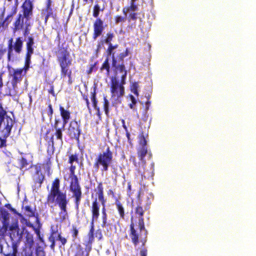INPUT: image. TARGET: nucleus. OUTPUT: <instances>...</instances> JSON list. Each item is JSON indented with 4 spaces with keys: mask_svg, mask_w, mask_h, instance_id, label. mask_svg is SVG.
Here are the masks:
<instances>
[{
    "mask_svg": "<svg viewBox=\"0 0 256 256\" xmlns=\"http://www.w3.org/2000/svg\"><path fill=\"white\" fill-rule=\"evenodd\" d=\"M115 48H116V46H113L111 43L109 44V47L108 48V54L110 55V56H111V54H112V50L114 49Z\"/></svg>",
    "mask_w": 256,
    "mask_h": 256,
    "instance_id": "e433bc0d",
    "label": "nucleus"
},
{
    "mask_svg": "<svg viewBox=\"0 0 256 256\" xmlns=\"http://www.w3.org/2000/svg\"><path fill=\"white\" fill-rule=\"evenodd\" d=\"M22 41L21 38H16L15 43L13 44V49L17 54H20L22 50Z\"/></svg>",
    "mask_w": 256,
    "mask_h": 256,
    "instance_id": "a211bd4d",
    "label": "nucleus"
},
{
    "mask_svg": "<svg viewBox=\"0 0 256 256\" xmlns=\"http://www.w3.org/2000/svg\"><path fill=\"white\" fill-rule=\"evenodd\" d=\"M16 232V234L18 236V238H20V236H22V232H20V229H18V230L15 231Z\"/></svg>",
    "mask_w": 256,
    "mask_h": 256,
    "instance_id": "8fccbe9b",
    "label": "nucleus"
},
{
    "mask_svg": "<svg viewBox=\"0 0 256 256\" xmlns=\"http://www.w3.org/2000/svg\"><path fill=\"white\" fill-rule=\"evenodd\" d=\"M34 44V40L32 38H28L26 42L27 54L26 60V65L24 68L13 69V80L12 82V86L14 88L16 86V84L20 82L22 78V76L26 73V70L29 68L30 62L32 54L34 53V48L32 46Z\"/></svg>",
    "mask_w": 256,
    "mask_h": 256,
    "instance_id": "f03ea898",
    "label": "nucleus"
},
{
    "mask_svg": "<svg viewBox=\"0 0 256 256\" xmlns=\"http://www.w3.org/2000/svg\"><path fill=\"white\" fill-rule=\"evenodd\" d=\"M69 136L74 138L79 134L78 124L76 122H71L68 129Z\"/></svg>",
    "mask_w": 256,
    "mask_h": 256,
    "instance_id": "4468645a",
    "label": "nucleus"
},
{
    "mask_svg": "<svg viewBox=\"0 0 256 256\" xmlns=\"http://www.w3.org/2000/svg\"><path fill=\"white\" fill-rule=\"evenodd\" d=\"M19 228H18V222L14 223L10 228V230L12 231H16Z\"/></svg>",
    "mask_w": 256,
    "mask_h": 256,
    "instance_id": "473e14b6",
    "label": "nucleus"
},
{
    "mask_svg": "<svg viewBox=\"0 0 256 256\" xmlns=\"http://www.w3.org/2000/svg\"><path fill=\"white\" fill-rule=\"evenodd\" d=\"M13 49V44L12 43V40H10L8 47V60L10 62H14L18 58L17 53L14 52Z\"/></svg>",
    "mask_w": 256,
    "mask_h": 256,
    "instance_id": "ddd939ff",
    "label": "nucleus"
},
{
    "mask_svg": "<svg viewBox=\"0 0 256 256\" xmlns=\"http://www.w3.org/2000/svg\"><path fill=\"white\" fill-rule=\"evenodd\" d=\"M108 102L105 98H104V110H105L106 114H107L108 112Z\"/></svg>",
    "mask_w": 256,
    "mask_h": 256,
    "instance_id": "4c0bfd02",
    "label": "nucleus"
},
{
    "mask_svg": "<svg viewBox=\"0 0 256 256\" xmlns=\"http://www.w3.org/2000/svg\"><path fill=\"white\" fill-rule=\"evenodd\" d=\"M3 138L0 136V147L3 146L5 143V138Z\"/></svg>",
    "mask_w": 256,
    "mask_h": 256,
    "instance_id": "a19ab883",
    "label": "nucleus"
},
{
    "mask_svg": "<svg viewBox=\"0 0 256 256\" xmlns=\"http://www.w3.org/2000/svg\"><path fill=\"white\" fill-rule=\"evenodd\" d=\"M59 188L60 180L58 179H56L52 182L48 200L49 202L53 203L56 202L58 204L61 209V212H60V218L61 220H63L68 216L66 210L68 201L66 198V195L60 192Z\"/></svg>",
    "mask_w": 256,
    "mask_h": 256,
    "instance_id": "f257e3e1",
    "label": "nucleus"
},
{
    "mask_svg": "<svg viewBox=\"0 0 256 256\" xmlns=\"http://www.w3.org/2000/svg\"><path fill=\"white\" fill-rule=\"evenodd\" d=\"M92 102H93L94 106V108H96V99H95V96H92Z\"/></svg>",
    "mask_w": 256,
    "mask_h": 256,
    "instance_id": "09e8293b",
    "label": "nucleus"
},
{
    "mask_svg": "<svg viewBox=\"0 0 256 256\" xmlns=\"http://www.w3.org/2000/svg\"><path fill=\"white\" fill-rule=\"evenodd\" d=\"M50 0H48V4L46 9L43 10L42 14L44 16L45 22H46L48 18L52 16V10L50 8Z\"/></svg>",
    "mask_w": 256,
    "mask_h": 256,
    "instance_id": "dca6fc26",
    "label": "nucleus"
},
{
    "mask_svg": "<svg viewBox=\"0 0 256 256\" xmlns=\"http://www.w3.org/2000/svg\"><path fill=\"white\" fill-rule=\"evenodd\" d=\"M107 224L106 216H102V227H104Z\"/></svg>",
    "mask_w": 256,
    "mask_h": 256,
    "instance_id": "58836bf2",
    "label": "nucleus"
},
{
    "mask_svg": "<svg viewBox=\"0 0 256 256\" xmlns=\"http://www.w3.org/2000/svg\"><path fill=\"white\" fill-rule=\"evenodd\" d=\"M23 14L26 18L31 19L32 15L33 6L30 0H26L22 5Z\"/></svg>",
    "mask_w": 256,
    "mask_h": 256,
    "instance_id": "9b49d317",
    "label": "nucleus"
},
{
    "mask_svg": "<svg viewBox=\"0 0 256 256\" xmlns=\"http://www.w3.org/2000/svg\"><path fill=\"white\" fill-rule=\"evenodd\" d=\"M146 140H145V138H142L140 141V144L142 146V147L144 146H146Z\"/></svg>",
    "mask_w": 256,
    "mask_h": 256,
    "instance_id": "37998d69",
    "label": "nucleus"
},
{
    "mask_svg": "<svg viewBox=\"0 0 256 256\" xmlns=\"http://www.w3.org/2000/svg\"><path fill=\"white\" fill-rule=\"evenodd\" d=\"M40 166H36V175L38 176V180L39 182L41 183L44 179V176L42 174V172H40Z\"/></svg>",
    "mask_w": 256,
    "mask_h": 256,
    "instance_id": "393cba45",
    "label": "nucleus"
},
{
    "mask_svg": "<svg viewBox=\"0 0 256 256\" xmlns=\"http://www.w3.org/2000/svg\"><path fill=\"white\" fill-rule=\"evenodd\" d=\"M98 199H99V200L100 201L102 202V204H104V196H103V194H102V192H100L98 194Z\"/></svg>",
    "mask_w": 256,
    "mask_h": 256,
    "instance_id": "79ce46f5",
    "label": "nucleus"
},
{
    "mask_svg": "<svg viewBox=\"0 0 256 256\" xmlns=\"http://www.w3.org/2000/svg\"><path fill=\"white\" fill-rule=\"evenodd\" d=\"M77 160V158L76 156L72 155L70 156L69 162L70 164H72L74 161Z\"/></svg>",
    "mask_w": 256,
    "mask_h": 256,
    "instance_id": "ea45409f",
    "label": "nucleus"
},
{
    "mask_svg": "<svg viewBox=\"0 0 256 256\" xmlns=\"http://www.w3.org/2000/svg\"><path fill=\"white\" fill-rule=\"evenodd\" d=\"M22 240V236H20V238H18L16 242H12V255L14 256H16V254L18 252V248L19 246L20 242Z\"/></svg>",
    "mask_w": 256,
    "mask_h": 256,
    "instance_id": "aec40b11",
    "label": "nucleus"
},
{
    "mask_svg": "<svg viewBox=\"0 0 256 256\" xmlns=\"http://www.w3.org/2000/svg\"><path fill=\"white\" fill-rule=\"evenodd\" d=\"M136 14L135 13L130 14V16L132 19H136Z\"/></svg>",
    "mask_w": 256,
    "mask_h": 256,
    "instance_id": "603ef678",
    "label": "nucleus"
},
{
    "mask_svg": "<svg viewBox=\"0 0 256 256\" xmlns=\"http://www.w3.org/2000/svg\"><path fill=\"white\" fill-rule=\"evenodd\" d=\"M122 125H124V124H125V122H124V120H122Z\"/></svg>",
    "mask_w": 256,
    "mask_h": 256,
    "instance_id": "e2e57ef3",
    "label": "nucleus"
},
{
    "mask_svg": "<svg viewBox=\"0 0 256 256\" xmlns=\"http://www.w3.org/2000/svg\"><path fill=\"white\" fill-rule=\"evenodd\" d=\"M75 168H76L75 166H73L72 165L71 166L70 168V178H72L73 176H76L74 174Z\"/></svg>",
    "mask_w": 256,
    "mask_h": 256,
    "instance_id": "c9c22d12",
    "label": "nucleus"
},
{
    "mask_svg": "<svg viewBox=\"0 0 256 256\" xmlns=\"http://www.w3.org/2000/svg\"><path fill=\"white\" fill-rule=\"evenodd\" d=\"M49 108H50V114H52V107L50 105L49 106Z\"/></svg>",
    "mask_w": 256,
    "mask_h": 256,
    "instance_id": "4d7b16f0",
    "label": "nucleus"
},
{
    "mask_svg": "<svg viewBox=\"0 0 256 256\" xmlns=\"http://www.w3.org/2000/svg\"><path fill=\"white\" fill-rule=\"evenodd\" d=\"M136 213L140 216L139 221L140 225L142 224V222L143 223V218H142L144 214V210L142 207L138 206L136 209Z\"/></svg>",
    "mask_w": 256,
    "mask_h": 256,
    "instance_id": "5701e85b",
    "label": "nucleus"
},
{
    "mask_svg": "<svg viewBox=\"0 0 256 256\" xmlns=\"http://www.w3.org/2000/svg\"><path fill=\"white\" fill-rule=\"evenodd\" d=\"M13 124L12 119L8 116L2 107H0V136L3 138L8 137Z\"/></svg>",
    "mask_w": 256,
    "mask_h": 256,
    "instance_id": "20e7f679",
    "label": "nucleus"
},
{
    "mask_svg": "<svg viewBox=\"0 0 256 256\" xmlns=\"http://www.w3.org/2000/svg\"><path fill=\"white\" fill-rule=\"evenodd\" d=\"M0 220H2V227L6 230L9 225L10 214L5 209L0 210Z\"/></svg>",
    "mask_w": 256,
    "mask_h": 256,
    "instance_id": "f8f14e48",
    "label": "nucleus"
},
{
    "mask_svg": "<svg viewBox=\"0 0 256 256\" xmlns=\"http://www.w3.org/2000/svg\"><path fill=\"white\" fill-rule=\"evenodd\" d=\"M147 148L146 146L142 147L140 150L138 152V156L140 158V160L143 162L144 158L147 153Z\"/></svg>",
    "mask_w": 256,
    "mask_h": 256,
    "instance_id": "412c9836",
    "label": "nucleus"
},
{
    "mask_svg": "<svg viewBox=\"0 0 256 256\" xmlns=\"http://www.w3.org/2000/svg\"><path fill=\"white\" fill-rule=\"evenodd\" d=\"M78 232V230H74V236H76V234H77Z\"/></svg>",
    "mask_w": 256,
    "mask_h": 256,
    "instance_id": "052dcab7",
    "label": "nucleus"
},
{
    "mask_svg": "<svg viewBox=\"0 0 256 256\" xmlns=\"http://www.w3.org/2000/svg\"><path fill=\"white\" fill-rule=\"evenodd\" d=\"M94 33L93 38L96 40V38L100 36L102 32L104 30V22L100 18L97 19L94 24Z\"/></svg>",
    "mask_w": 256,
    "mask_h": 256,
    "instance_id": "9d476101",
    "label": "nucleus"
},
{
    "mask_svg": "<svg viewBox=\"0 0 256 256\" xmlns=\"http://www.w3.org/2000/svg\"><path fill=\"white\" fill-rule=\"evenodd\" d=\"M56 240H59L61 242V243L62 245H64L66 242V239L62 238L60 234L58 235Z\"/></svg>",
    "mask_w": 256,
    "mask_h": 256,
    "instance_id": "f704fd0d",
    "label": "nucleus"
},
{
    "mask_svg": "<svg viewBox=\"0 0 256 256\" xmlns=\"http://www.w3.org/2000/svg\"><path fill=\"white\" fill-rule=\"evenodd\" d=\"M94 166L97 168H100L102 172L107 171L108 166L112 162V154L110 151L109 148H107L106 150L100 154L96 158Z\"/></svg>",
    "mask_w": 256,
    "mask_h": 256,
    "instance_id": "7ed1b4c3",
    "label": "nucleus"
},
{
    "mask_svg": "<svg viewBox=\"0 0 256 256\" xmlns=\"http://www.w3.org/2000/svg\"><path fill=\"white\" fill-rule=\"evenodd\" d=\"M120 70L121 72H122V73L124 72V74H122V78L124 80L126 74V70H125L124 66H122V65L120 66Z\"/></svg>",
    "mask_w": 256,
    "mask_h": 256,
    "instance_id": "72a5a7b5",
    "label": "nucleus"
},
{
    "mask_svg": "<svg viewBox=\"0 0 256 256\" xmlns=\"http://www.w3.org/2000/svg\"><path fill=\"white\" fill-rule=\"evenodd\" d=\"M100 11V7L98 4L96 5L94 7L93 16L95 18H97L99 15Z\"/></svg>",
    "mask_w": 256,
    "mask_h": 256,
    "instance_id": "c85d7f7f",
    "label": "nucleus"
},
{
    "mask_svg": "<svg viewBox=\"0 0 256 256\" xmlns=\"http://www.w3.org/2000/svg\"><path fill=\"white\" fill-rule=\"evenodd\" d=\"M114 35L112 34H108V37L106 40V42L108 44H110L111 41L112 40Z\"/></svg>",
    "mask_w": 256,
    "mask_h": 256,
    "instance_id": "7c9ffc66",
    "label": "nucleus"
},
{
    "mask_svg": "<svg viewBox=\"0 0 256 256\" xmlns=\"http://www.w3.org/2000/svg\"><path fill=\"white\" fill-rule=\"evenodd\" d=\"M26 214L29 216H32L34 215L33 211L30 206H26L25 207Z\"/></svg>",
    "mask_w": 256,
    "mask_h": 256,
    "instance_id": "c756f323",
    "label": "nucleus"
},
{
    "mask_svg": "<svg viewBox=\"0 0 256 256\" xmlns=\"http://www.w3.org/2000/svg\"><path fill=\"white\" fill-rule=\"evenodd\" d=\"M138 84L137 82H134L132 84V92L135 94L138 95Z\"/></svg>",
    "mask_w": 256,
    "mask_h": 256,
    "instance_id": "cd10ccee",
    "label": "nucleus"
},
{
    "mask_svg": "<svg viewBox=\"0 0 256 256\" xmlns=\"http://www.w3.org/2000/svg\"><path fill=\"white\" fill-rule=\"evenodd\" d=\"M2 85H3V84H2V78L0 76V88H1L2 86Z\"/></svg>",
    "mask_w": 256,
    "mask_h": 256,
    "instance_id": "5fc2aeb1",
    "label": "nucleus"
},
{
    "mask_svg": "<svg viewBox=\"0 0 256 256\" xmlns=\"http://www.w3.org/2000/svg\"><path fill=\"white\" fill-rule=\"evenodd\" d=\"M102 68L106 69L107 71L108 72L109 66H108V60H106L104 64L102 66Z\"/></svg>",
    "mask_w": 256,
    "mask_h": 256,
    "instance_id": "c03bdc74",
    "label": "nucleus"
},
{
    "mask_svg": "<svg viewBox=\"0 0 256 256\" xmlns=\"http://www.w3.org/2000/svg\"><path fill=\"white\" fill-rule=\"evenodd\" d=\"M8 1H11L12 0H8Z\"/></svg>",
    "mask_w": 256,
    "mask_h": 256,
    "instance_id": "774afa93",
    "label": "nucleus"
},
{
    "mask_svg": "<svg viewBox=\"0 0 256 256\" xmlns=\"http://www.w3.org/2000/svg\"><path fill=\"white\" fill-rule=\"evenodd\" d=\"M124 18L122 16H118L116 18V22L118 23L120 22H124Z\"/></svg>",
    "mask_w": 256,
    "mask_h": 256,
    "instance_id": "a18cd8bd",
    "label": "nucleus"
},
{
    "mask_svg": "<svg viewBox=\"0 0 256 256\" xmlns=\"http://www.w3.org/2000/svg\"><path fill=\"white\" fill-rule=\"evenodd\" d=\"M122 126L126 130H127V128L125 124H124V125H122Z\"/></svg>",
    "mask_w": 256,
    "mask_h": 256,
    "instance_id": "680f3d73",
    "label": "nucleus"
},
{
    "mask_svg": "<svg viewBox=\"0 0 256 256\" xmlns=\"http://www.w3.org/2000/svg\"><path fill=\"white\" fill-rule=\"evenodd\" d=\"M34 242L32 236L30 234H27L26 236V243L28 246L31 247Z\"/></svg>",
    "mask_w": 256,
    "mask_h": 256,
    "instance_id": "b1692460",
    "label": "nucleus"
},
{
    "mask_svg": "<svg viewBox=\"0 0 256 256\" xmlns=\"http://www.w3.org/2000/svg\"><path fill=\"white\" fill-rule=\"evenodd\" d=\"M52 92H53V89H52H52L50 90V92L52 93Z\"/></svg>",
    "mask_w": 256,
    "mask_h": 256,
    "instance_id": "0e129e2a",
    "label": "nucleus"
},
{
    "mask_svg": "<svg viewBox=\"0 0 256 256\" xmlns=\"http://www.w3.org/2000/svg\"><path fill=\"white\" fill-rule=\"evenodd\" d=\"M84 1L86 2L88 1V0H84Z\"/></svg>",
    "mask_w": 256,
    "mask_h": 256,
    "instance_id": "338daca9",
    "label": "nucleus"
},
{
    "mask_svg": "<svg viewBox=\"0 0 256 256\" xmlns=\"http://www.w3.org/2000/svg\"><path fill=\"white\" fill-rule=\"evenodd\" d=\"M140 254L142 256H146V253L144 251H141Z\"/></svg>",
    "mask_w": 256,
    "mask_h": 256,
    "instance_id": "13d9d810",
    "label": "nucleus"
},
{
    "mask_svg": "<svg viewBox=\"0 0 256 256\" xmlns=\"http://www.w3.org/2000/svg\"><path fill=\"white\" fill-rule=\"evenodd\" d=\"M150 106V102L147 101L146 103V110H148Z\"/></svg>",
    "mask_w": 256,
    "mask_h": 256,
    "instance_id": "3c124183",
    "label": "nucleus"
},
{
    "mask_svg": "<svg viewBox=\"0 0 256 256\" xmlns=\"http://www.w3.org/2000/svg\"><path fill=\"white\" fill-rule=\"evenodd\" d=\"M11 210L14 212V213H16V210L13 208H10Z\"/></svg>",
    "mask_w": 256,
    "mask_h": 256,
    "instance_id": "bf43d9fd",
    "label": "nucleus"
},
{
    "mask_svg": "<svg viewBox=\"0 0 256 256\" xmlns=\"http://www.w3.org/2000/svg\"><path fill=\"white\" fill-rule=\"evenodd\" d=\"M131 234H132V240L135 245H136L138 243V236L136 234V230L134 228L131 226Z\"/></svg>",
    "mask_w": 256,
    "mask_h": 256,
    "instance_id": "4be33fe9",
    "label": "nucleus"
},
{
    "mask_svg": "<svg viewBox=\"0 0 256 256\" xmlns=\"http://www.w3.org/2000/svg\"><path fill=\"white\" fill-rule=\"evenodd\" d=\"M70 190L72 192L73 196L76 198V203L78 206L80 200L82 192L76 176H73L70 178Z\"/></svg>",
    "mask_w": 256,
    "mask_h": 256,
    "instance_id": "39448f33",
    "label": "nucleus"
},
{
    "mask_svg": "<svg viewBox=\"0 0 256 256\" xmlns=\"http://www.w3.org/2000/svg\"><path fill=\"white\" fill-rule=\"evenodd\" d=\"M61 116L63 119L62 128L64 129L66 124L68 122L70 118V113L69 112L65 110L64 108L60 107V108Z\"/></svg>",
    "mask_w": 256,
    "mask_h": 256,
    "instance_id": "f3484780",
    "label": "nucleus"
},
{
    "mask_svg": "<svg viewBox=\"0 0 256 256\" xmlns=\"http://www.w3.org/2000/svg\"><path fill=\"white\" fill-rule=\"evenodd\" d=\"M135 104H133L132 103L130 104L129 105V106L130 108L132 109H133L134 108V105Z\"/></svg>",
    "mask_w": 256,
    "mask_h": 256,
    "instance_id": "6e6d98bb",
    "label": "nucleus"
},
{
    "mask_svg": "<svg viewBox=\"0 0 256 256\" xmlns=\"http://www.w3.org/2000/svg\"><path fill=\"white\" fill-rule=\"evenodd\" d=\"M102 216H106V210H105V208H104L102 209Z\"/></svg>",
    "mask_w": 256,
    "mask_h": 256,
    "instance_id": "864d4df0",
    "label": "nucleus"
},
{
    "mask_svg": "<svg viewBox=\"0 0 256 256\" xmlns=\"http://www.w3.org/2000/svg\"><path fill=\"white\" fill-rule=\"evenodd\" d=\"M112 66H116V60L114 58V54H112Z\"/></svg>",
    "mask_w": 256,
    "mask_h": 256,
    "instance_id": "de8ad7c7",
    "label": "nucleus"
},
{
    "mask_svg": "<svg viewBox=\"0 0 256 256\" xmlns=\"http://www.w3.org/2000/svg\"><path fill=\"white\" fill-rule=\"evenodd\" d=\"M31 25L30 18H26V17L19 14L18 18L15 22V29L19 30L20 29H25L26 31L28 30V26Z\"/></svg>",
    "mask_w": 256,
    "mask_h": 256,
    "instance_id": "0eeeda50",
    "label": "nucleus"
},
{
    "mask_svg": "<svg viewBox=\"0 0 256 256\" xmlns=\"http://www.w3.org/2000/svg\"><path fill=\"white\" fill-rule=\"evenodd\" d=\"M99 210L100 208L98 206L96 200L93 202L92 206V226H91V229L90 230V232L88 234L89 236V240L90 241L92 240L94 238L93 236V233H94V220H96L98 218L99 216Z\"/></svg>",
    "mask_w": 256,
    "mask_h": 256,
    "instance_id": "6e6552de",
    "label": "nucleus"
},
{
    "mask_svg": "<svg viewBox=\"0 0 256 256\" xmlns=\"http://www.w3.org/2000/svg\"><path fill=\"white\" fill-rule=\"evenodd\" d=\"M116 205L120 217L123 218L124 216V210L123 207L120 202H116Z\"/></svg>",
    "mask_w": 256,
    "mask_h": 256,
    "instance_id": "a878e982",
    "label": "nucleus"
},
{
    "mask_svg": "<svg viewBox=\"0 0 256 256\" xmlns=\"http://www.w3.org/2000/svg\"><path fill=\"white\" fill-rule=\"evenodd\" d=\"M142 228H144V225L142 226H141V230H142Z\"/></svg>",
    "mask_w": 256,
    "mask_h": 256,
    "instance_id": "69168bd1",
    "label": "nucleus"
},
{
    "mask_svg": "<svg viewBox=\"0 0 256 256\" xmlns=\"http://www.w3.org/2000/svg\"><path fill=\"white\" fill-rule=\"evenodd\" d=\"M68 54L66 52H62V56H58V60L61 67L62 74L64 76L68 75L70 77L71 71L68 68L70 61L68 60Z\"/></svg>",
    "mask_w": 256,
    "mask_h": 256,
    "instance_id": "423d86ee",
    "label": "nucleus"
},
{
    "mask_svg": "<svg viewBox=\"0 0 256 256\" xmlns=\"http://www.w3.org/2000/svg\"><path fill=\"white\" fill-rule=\"evenodd\" d=\"M112 97L118 98L124 94V88L120 85L118 82L112 80L111 86Z\"/></svg>",
    "mask_w": 256,
    "mask_h": 256,
    "instance_id": "1a4fd4ad",
    "label": "nucleus"
},
{
    "mask_svg": "<svg viewBox=\"0 0 256 256\" xmlns=\"http://www.w3.org/2000/svg\"><path fill=\"white\" fill-rule=\"evenodd\" d=\"M136 0H132L130 6L128 8V11L134 12L138 10L137 4H135Z\"/></svg>",
    "mask_w": 256,
    "mask_h": 256,
    "instance_id": "bb28decb",
    "label": "nucleus"
},
{
    "mask_svg": "<svg viewBox=\"0 0 256 256\" xmlns=\"http://www.w3.org/2000/svg\"><path fill=\"white\" fill-rule=\"evenodd\" d=\"M58 121L56 120V123L54 125V128L56 130L55 135L56 136L57 139L60 140V144H62V130H64L62 128H58Z\"/></svg>",
    "mask_w": 256,
    "mask_h": 256,
    "instance_id": "6ab92c4d",
    "label": "nucleus"
},
{
    "mask_svg": "<svg viewBox=\"0 0 256 256\" xmlns=\"http://www.w3.org/2000/svg\"><path fill=\"white\" fill-rule=\"evenodd\" d=\"M54 235H56V234H53L49 238L50 241L52 242L50 246L52 249H54Z\"/></svg>",
    "mask_w": 256,
    "mask_h": 256,
    "instance_id": "2f4dec72",
    "label": "nucleus"
},
{
    "mask_svg": "<svg viewBox=\"0 0 256 256\" xmlns=\"http://www.w3.org/2000/svg\"><path fill=\"white\" fill-rule=\"evenodd\" d=\"M130 100L132 101V102L133 104H136V100L133 96L131 95L130 96Z\"/></svg>",
    "mask_w": 256,
    "mask_h": 256,
    "instance_id": "49530a36",
    "label": "nucleus"
},
{
    "mask_svg": "<svg viewBox=\"0 0 256 256\" xmlns=\"http://www.w3.org/2000/svg\"><path fill=\"white\" fill-rule=\"evenodd\" d=\"M30 157V156L26 155L24 157H22L18 159V166L21 170L27 169L30 166V160H28Z\"/></svg>",
    "mask_w": 256,
    "mask_h": 256,
    "instance_id": "2eb2a0df",
    "label": "nucleus"
}]
</instances>
